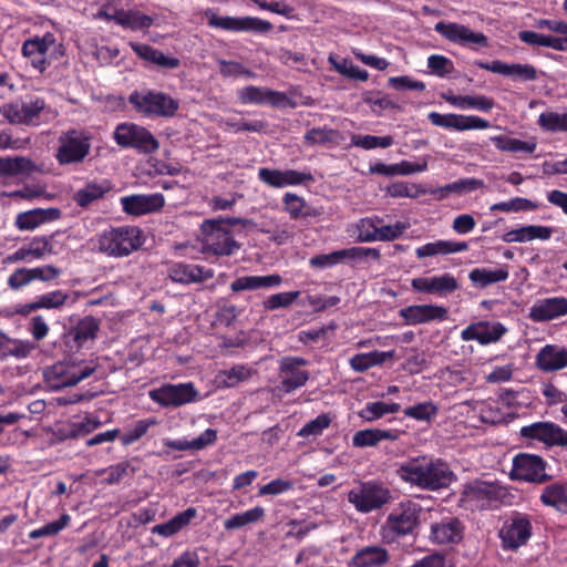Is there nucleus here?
Returning a JSON list of instances; mask_svg holds the SVG:
<instances>
[{"label": "nucleus", "instance_id": "c756f323", "mask_svg": "<svg viewBox=\"0 0 567 567\" xmlns=\"http://www.w3.org/2000/svg\"><path fill=\"white\" fill-rule=\"evenodd\" d=\"M567 315V299L565 297H553L538 300L529 310V318L533 321H549Z\"/></svg>", "mask_w": 567, "mask_h": 567}, {"label": "nucleus", "instance_id": "37998d69", "mask_svg": "<svg viewBox=\"0 0 567 567\" xmlns=\"http://www.w3.org/2000/svg\"><path fill=\"white\" fill-rule=\"evenodd\" d=\"M43 172L42 167L22 156L0 158V175L18 176Z\"/></svg>", "mask_w": 567, "mask_h": 567}, {"label": "nucleus", "instance_id": "cd10ccee", "mask_svg": "<svg viewBox=\"0 0 567 567\" xmlns=\"http://www.w3.org/2000/svg\"><path fill=\"white\" fill-rule=\"evenodd\" d=\"M168 277L178 284L203 282L214 277V270L199 265L175 262L168 268Z\"/></svg>", "mask_w": 567, "mask_h": 567}, {"label": "nucleus", "instance_id": "2f4dec72", "mask_svg": "<svg viewBox=\"0 0 567 567\" xmlns=\"http://www.w3.org/2000/svg\"><path fill=\"white\" fill-rule=\"evenodd\" d=\"M113 185L109 179H94L87 182L72 195L73 202L81 208H87L93 203L103 198L112 189Z\"/></svg>", "mask_w": 567, "mask_h": 567}, {"label": "nucleus", "instance_id": "393cba45", "mask_svg": "<svg viewBox=\"0 0 567 567\" xmlns=\"http://www.w3.org/2000/svg\"><path fill=\"white\" fill-rule=\"evenodd\" d=\"M120 200L123 212L132 216L158 212L165 205V198L161 193L130 195Z\"/></svg>", "mask_w": 567, "mask_h": 567}, {"label": "nucleus", "instance_id": "f3484780", "mask_svg": "<svg viewBox=\"0 0 567 567\" xmlns=\"http://www.w3.org/2000/svg\"><path fill=\"white\" fill-rule=\"evenodd\" d=\"M519 434L525 440L538 441L547 446L567 447V431L553 422H535L523 426Z\"/></svg>", "mask_w": 567, "mask_h": 567}, {"label": "nucleus", "instance_id": "79ce46f5", "mask_svg": "<svg viewBox=\"0 0 567 567\" xmlns=\"http://www.w3.org/2000/svg\"><path fill=\"white\" fill-rule=\"evenodd\" d=\"M442 97L452 106L460 110H477L489 112L494 107V101L485 95H455L444 93Z\"/></svg>", "mask_w": 567, "mask_h": 567}, {"label": "nucleus", "instance_id": "3c124183", "mask_svg": "<svg viewBox=\"0 0 567 567\" xmlns=\"http://www.w3.org/2000/svg\"><path fill=\"white\" fill-rule=\"evenodd\" d=\"M401 409L399 403H386L383 401L368 402L363 409L358 412V415L367 421L373 422L386 414L398 413Z\"/></svg>", "mask_w": 567, "mask_h": 567}, {"label": "nucleus", "instance_id": "4c0bfd02", "mask_svg": "<svg viewBox=\"0 0 567 567\" xmlns=\"http://www.w3.org/2000/svg\"><path fill=\"white\" fill-rule=\"evenodd\" d=\"M105 17L133 31L148 29L154 23L153 17L137 10H117L113 14H105Z\"/></svg>", "mask_w": 567, "mask_h": 567}, {"label": "nucleus", "instance_id": "a19ab883", "mask_svg": "<svg viewBox=\"0 0 567 567\" xmlns=\"http://www.w3.org/2000/svg\"><path fill=\"white\" fill-rule=\"evenodd\" d=\"M390 560L389 551L382 546H365L353 555L354 567H382Z\"/></svg>", "mask_w": 567, "mask_h": 567}, {"label": "nucleus", "instance_id": "9d476101", "mask_svg": "<svg viewBox=\"0 0 567 567\" xmlns=\"http://www.w3.org/2000/svg\"><path fill=\"white\" fill-rule=\"evenodd\" d=\"M546 461L536 454L519 453L513 458L511 476L515 481L543 484L550 480Z\"/></svg>", "mask_w": 567, "mask_h": 567}, {"label": "nucleus", "instance_id": "0e129e2a", "mask_svg": "<svg viewBox=\"0 0 567 567\" xmlns=\"http://www.w3.org/2000/svg\"><path fill=\"white\" fill-rule=\"evenodd\" d=\"M381 220L379 218H362L357 224V240L359 243L378 241V230Z\"/></svg>", "mask_w": 567, "mask_h": 567}, {"label": "nucleus", "instance_id": "423d86ee", "mask_svg": "<svg viewBox=\"0 0 567 567\" xmlns=\"http://www.w3.org/2000/svg\"><path fill=\"white\" fill-rule=\"evenodd\" d=\"M96 367L94 361H61L45 368L43 377L52 390H60L73 386L89 378L96 370Z\"/></svg>", "mask_w": 567, "mask_h": 567}, {"label": "nucleus", "instance_id": "a211bd4d", "mask_svg": "<svg viewBox=\"0 0 567 567\" xmlns=\"http://www.w3.org/2000/svg\"><path fill=\"white\" fill-rule=\"evenodd\" d=\"M505 496V489L495 483L474 481L464 486L462 499L464 502L481 503L482 507L491 506Z\"/></svg>", "mask_w": 567, "mask_h": 567}, {"label": "nucleus", "instance_id": "13d9d810", "mask_svg": "<svg viewBox=\"0 0 567 567\" xmlns=\"http://www.w3.org/2000/svg\"><path fill=\"white\" fill-rule=\"evenodd\" d=\"M37 344L30 340L11 339L6 346V350L2 358L13 357L18 360L29 358L35 350Z\"/></svg>", "mask_w": 567, "mask_h": 567}, {"label": "nucleus", "instance_id": "6e6552de", "mask_svg": "<svg viewBox=\"0 0 567 567\" xmlns=\"http://www.w3.org/2000/svg\"><path fill=\"white\" fill-rule=\"evenodd\" d=\"M91 137L84 131L69 130L59 137L55 158L60 165L79 164L90 154Z\"/></svg>", "mask_w": 567, "mask_h": 567}, {"label": "nucleus", "instance_id": "f257e3e1", "mask_svg": "<svg viewBox=\"0 0 567 567\" xmlns=\"http://www.w3.org/2000/svg\"><path fill=\"white\" fill-rule=\"evenodd\" d=\"M396 474L404 483L429 492L447 488L456 481L447 462L427 454L400 462Z\"/></svg>", "mask_w": 567, "mask_h": 567}, {"label": "nucleus", "instance_id": "0eeeda50", "mask_svg": "<svg viewBox=\"0 0 567 567\" xmlns=\"http://www.w3.org/2000/svg\"><path fill=\"white\" fill-rule=\"evenodd\" d=\"M113 138L118 146L133 148L141 154H152L159 148V142L146 127L131 122L120 123Z\"/></svg>", "mask_w": 567, "mask_h": 567}, {"label": "nucleus", "instance_id": "20e7f679", "mask_svg": "<svg viewBox=\"0 0 567 567\" xmlns=\"http://www.w3.org/2000/svg\"><path fill=\"white\" fill-rule=\"evenodd\" d=\"M142 245V231L136 226L110 228L97 238L99 250L113 257L128 256Z\"/></svg>", "mask_w": 567, "mask_h": 567}, {"label": "nucleus", "instance_id": "e2e57ef3", "mask_svg": "<svg viewBox=\"0 0 567 567\" xmlns=\"http://www.w3.org/2000/svg\"><path fill=\"white\" fill-rule=\"evenodd\" d=\"M299 290L278 292L266 298L262 301V307L269 311L288 308L299 298Z\"/></svg>", "mask_w": 567, "mask_h": 567}, {"label": "nucleus", "instance_id": "7c9ffc66", "mask_svg": "<svg viewBox=\"0 0 567 567\" xmlns=\"http://www.w3.org/2000/svg\"><path fill=\"white\" fill-rule=\"evenodd\" d=\"M51 252L52 246L47 237H34L28 246L24 245L17 249L13 254L7 256L3 262H31L32 260L42 259L47 254Z\"/></svg>", "mask_w": 567, "mask_h": 567}, {"label": "nucleus", "instance_id": "58836bf2", "mask_svg": "<svg viewBox=\"0 0 567 567\" xmlns=\"http://www.w3.org/2000/svg\"><path fill=\"white\" fill-rule=\"evenodd\" d=\"M281 282L282 278L277 274L267 276H244L234 280L230 284V289L234 292H239L244 290L277 288L281 285Z\"/></svg>", "mask_w": 567, "mask_h": 567}, {"label": "nucleus", "instance_id": "b1692460", "mask_svg": "<svg viewBox=\"0 0 567 567\" xmlns=\"http://www.w3.org/2000/svg\"><path fill=\"white\" fill-rule=\"evenodd\" d=\"M532 535V524L525 516L517 515L507 520L499 530L505 548L515 549L524 545Z\"/></svg>", "mask_w": 567, "mask_h": 567}, {"label": "nucleus", "instance_id": "f8f14e48", "mask_svg": "<svg viewBox=\"0 0 567 567\" xmlns=\"http://www.w3.org/2000/svg\"><path fill=\"white\" fill-rule=\"evenodd\" d=\"M151 400L164 408H177L195 402L198 396L193 383L165 384L148 392Z\"/></svg>", "mask_w": 567, "mask_h": 567}, {"label": "nucleus", "instance_id": "4468645a", "mask_svg": "<svg viewBox=\"0 0 567 567\" xmlns=\"http://www.w3.org/2000/svg\"><path fill=\"white\" fill-rule=\"evenodd\" d=\"M306 364L307 360L301 357L282 358L279 365L280 382L277 389L288 394L303 386L310 377L308 371L301 369Z\"/></svg>", "mask_w": 567, "mask_h": 567}, {"label": "nucleus", "instance_id": "c03bdc74", "mask_svg": "<svg viewBox=\"0 0 567 567\" xmlns=\"http://www.w3.org/2000/svg\"><path fill=\"white\" fill-rule=\"evenodd\" d=\"M217 440V432L213 429L205 430L198 437L194 440H171V439H164L163 444L166 447H169L175 451H187V450H194L199 451L203 450L212 444L215 443Z\"/></svg>", "mask_w": 567, "mask_h": 567}, {"label": "nucleus", "instance_id": "473e14b6", "mask_svg": "<svg viewBox=\"0 0 567 567\" xmlns=\"http://www.w3.org/2000/svg\"><path fill=\"white\" fill-rule=\"evenodd\" d=\"M536 365L544 372H554L567 367V349L557 344H546L536 355Z\"/></svg>", "mask_w": 567, "mask_h": 567}, {"label": "nucleus", "instance_id": "e433bc0d", "mask_svg": "<svg viewBox=\"0 0 567 567\" xmlns=\"http://www.w3.org/2000/svg\"><path fill=\"white\" fill-rule=\"evenodd\" d=\"M509 277L508 266L501 265L496 268H474L468 274V279L477 288H486L493 284L506 281Z\"/></svg>", "mask_w": 567, "mask_h": 567}, {"label": "nucleus", "instance_id": "8fccbe9b", "mask_svg": "<svg viewBox=\"0 0 567 567\" xmlns=\"http://www.w3.org/2000/svg\"><path fill=\"white\" fill-rule=\"evenodd\" d=\"M99 329V320L93 316H86L76 323V326L71 330L70 336H72L78 347H82L89 340H94L96 338Z\"/></svg>", "mask_w": 567, "mask_h": 567}, {"label": "nucleus", "instance_id": "f704fd0d", "mask_svg": "<svg viewBox=\"0 0 567 567\" xmlns=\"http://www.w3.org/2000/svg\"><path fill=\"white\" fill-rule=\"evenodd\" d=\"M554 233L553 227L542 225H527L513 229L503 235L504 243H527L534 239L548 240Z\"/></svg>", "mask_w": 567, "mask_h": 567}, {"label": "nucleus", "instance_id": "f03ea898", "mask_svg": "<svg viewBox=\"0 0 567 567\" xmlns=\"http://www.w3.org/2000/svg\"><path fill=\"white\" fill-rule=\"evenodd\" d=\"M251 219L231 217L205 219L200 226L202 230V251L213 256H231L240 248V244L235 240L231 227L236 225H252Z\"/></svg>", "mask_w": 567, "mask_h": 567}, {"label": "nucleus", "instance_id": "412c9836", "mask_svg": "<svg viewBox=\"0 0 567 567\" xmlns=\"http://www.w3.org/2000/svg\"><path fill=\"white\" fill-rule=\"evenodd\" d=\"M427 118L435 126L455 131L486 130L491 126L487 120L475 115H462L452 113L440 114L437 112H431L427 115Z\"/></svg>", "mask_w": 567, "mask_h": 567}, {"label": "nucleus", "instance_id": "bb28decb", "mask_svg": "<svg viewBox=\"0 0 567 567\" xmlns=\"http://www.w3.org/2000/svg\"><path fill=\"white\" fill-rule=\"evenodd\" d=\"M463 524L457 517L446 516L431 525V540L441 544H455L463 537Z\"/></svg>", "mask_w": 567, "mask_h": 567}, {"label": "nucleus", "instance_id": "a878e982", "mask_svg": "<svg viewBox=\"0 0 567 567\" xmlns=\"http://www.w3.org/2000/svg\"><path fill=\"white\" fill-rule=\"evenodd\" d=\"M475 65L480 69L491 71L496 74H502L518 81H535L538 74L537 69L532 64H508L501 60H494L491 62L475 61Z\"/></svg>", "mask_w": 567, "mask_h": 567}, {"label": "nucleus", "instance_id": "ddd939ff", "mask_svg": "<svg viewBox=\"0 0 567 567\" xmlns=\"http://www.w3.org/2000/svg\"><path fill=\"white\" fill-rule=\"evenodd\" d=\"M58 47L54 34L47 32L42 37H34L24 41L22 54L35 70L42 73L50 64L48 56L52 55Z\"/></svg>", "mask_w": 567, "mask_h": 567}, {"label": "nucleus", "instance_id": "c9c22d12", "mask_svg": "<svg viewBox=\"0 0 567 567\" xmlns=\"http://www.w3.org/2000/svg\"><path fill=\"white\" fill-rule=\"evenodd\" d=\"M468 245L465 241H452V240H435L426 243L415 249V255L419 259L435 256H446L455 252L466 251Z\"/></svg>", "mask_w": 567, "mask_h": 567}, {"label": "nucleus", "instance_id": "603ef678", "mask_svg": "<svg viewBox=\"0 0 567 567\" xmlns=\"http://www.w3.org/2000/svg\"><path fill=\"white\" fill-rule=\"evenodd\" d=\"M495 147L503 152L533 154L536 151L535 141H522L509 136H495L492 138Z\"/></svg>", "mask_w": 567, "mask_h": 567}, {"label": "nucleus", "instance_id": "9b49d317", "mask_svg": "<svg viewBox=\"0 0 567 567\" xmlns=\"http://www.w3.org/2000/svg\"><path fill=\"white\" fill-rule=\"evenodd\" d=\"M206 17L208 18L209 27L226 31L264 34L272 29V24L269 21L257 17H220L213 11H207Z\"/></svg>", "mask_w": 567, "mask_h": 567}, {"label": "nucleus", "instance_id": "052dcab7", "mask_svg": "<svg viewBox=\"0 0 567 567\" xmlns=\"http://www.w3.org/2000/svg\"><path fill=\"white\" fill-rule=\"evenodd\" d=\"M482 187H484V182L482 179L461 178V179H457L453 183L445 185L444 187H441L439 189V192L441 193V196L443 197V196L447 195L449 193H454V194L461 195V194L474 192Z\"/></svg>", "mask_w": 567, "mask_h": 567}, {"label": "nucleus", "instance_id": "774afa93", "mask_svg": "<svg viewBox=\"0 0 567 567\" xmlns=\"http://www.w3.org/2000/svg\"><path fill=\"white\" fill-rule=\"evenodd\" d=\"M219 72L224 78H247L252 79L256 76L255 72L245 68L241 63L236 61L219 60Z\"/></svg>", "mask_w": 567, "mask_h": 567}, {"label": "nucleus", "instance_id": "ea45409f", "mask_svg": "<svg viewBox=\"0 0 567 567\" xmlns=\"http://www.w3.org/2000/svg\"><path fill=\"white\" fill-rule=\"evenodd\" d=\"M196 516L197 509L188 507L184 512L176 514L168 522L153 526L151 533L166 538L172 537L187 527Z\"/></svg>", "mask_w": 567, "mask_h": 567}, {"label": "nucleus", "instance_id": "72a5a7b5", "mask_svg": "<svg viewBox=\"0 0 567 567\" xmlns=\"http://www.w3.org/2000/svg\"><path fill=\"white\" fill-rule=\"evenodd\" d=\"M399 437V430L367 429L353 434L352 445L359 449L374 447L382 441H396Z\"/></svg>", "mask_w": 567, "mask_h": 567}, {"label": "nucleus", "instance_id": "bf43d9fd", "mask_svg": "<svg viewBox=\"0 0 567 567\" xmlns=\"http://www.w3.org/2000/svg\"><path fill=\"white\" fill-rule=\"evenodd\" d=\"M351 144L363 150H373L377 147L388 148L394 144L392 136H374V135H352Z\"/></svg>", "mask_w": 567, "mask_h": 567}, {"label": "nucleus", "instance_id": "49530a36", "mask_svg": "<svg viewBox=\"0 0 567 567\" xmlns=\"http://www.w3.org/2000/svg\"><path fill=\"white\" fill-rule=\"evenodd\" d=\"M518 38L522 42L532 47H544L557 51L567 50V37H554L535 31H520Z\"/></svg>", "mask_w": 567, "mask_h": 567}, {"label": "nucleus", "instance_id": "4d7b16f0", "mask_svg": "<svg viewBox=\"0 0 567 567\" xmlns=\"http://www.w3.org/2000/svg\"><path fill=\"white\" fill-rule=\"evenodd\" d=\"M157 424H158V421L155 417L138 420L137 422L134 423V425L132 427H130L127 431H125L121 435V443L124 446H128V445L137 442L140 439H142L147 433L150 427L157 425Z\"/></svg>", "mask_w": 567, "mask_h": 567}, {"label": "nucleus", "instance_id": "1a4fd4ad", "mask_svg": "<svg viewBox=\"0 0 567 567\" xmlns=\"http://www.w3.org/2000/svg\"><path fill=\"white\" fill-rule=\"evenodd\" d=\"M390 499V489L373 481L361 483L348 493V502L363 514L381 508Z\"/></svg>", "mask_w": 567, "mask_h": 567}, {"label": "nucleus", "instance_id": "de8ad7c7", "mask_svg": "<svg viewBox=\"0 0 567 567\" xmlns=\"http://www.w3.org/2000/svg\"><path fill=\"white\" fill-rule=\"evenodd\" d=\"M395 351H371L369 353L354 354L350 360V367L355 372H365L372 367L380 365L394 357Z\"/></svg>", "mask_w": 567, "mask_h": 567}, {"label": "nucleus", "instance_id": "69168bd1", "mask_svg": "<svg viewBox=\"0 0 567 567\" xmlns=\"http://www.w3.org/2000/svg\"><path fill=\"white\" fill-rule=\"evenodd\" d=\"M437 406L432 401L422 402L404 410V415L416 421H430L437 414Z\"/></svg>", "mask_w": 567, "mask_h": 567}, {"label": "nucleus", "instance_id": "680f3d73", "mask_svg": "<svg viewBox=\"0 0 567 567\" xmlns=\"http://www.w3.org/2000/svg\"><path fill=\"white\" fill-rule=\"evenodd\" d=\"M331 424V417L322 413L318 415L315 420L306 423L298 432L297 435L299 437L309 439V437H318L320 436L326 429H328Z\"/></svg>", "mask_w": 567, "mask_h": 567}, {"label": "nucleus", "instance_id": "864d4df0", "mask_svg": "<svg viewBox=\"0 0 567 567\" xmlns=\"http://www.w3.org/2000/svg\"><path fill=\"white\" fill-rule=\"evenodd\" d=\"M256 371L248 365L237 364L218 373V380L225 388H234L249 380Z\"/></svg>", "mask_w": 567, "mask_h": 567}, {"label": "nucleus", "instance_id": "09e8293b", "mask_svg": "<svg viewBox=\"0 0 567 567\" xmlns=\"http://www.w3.org/2000/svg\"><path fill=\"white\" fill-rule=\"evenodd\" d=\"M540 501L545 506L567 513V485L561 483L547 485L540 494Z\"/></svg>", "mask_w": 567, "mask_h": 567}, {"label": "nucleus", "instance_id": "4be33fe9", "mask_svg": "<svg viewBox=\"0 0 567 567\" xmlns=\"http://www.w3.org/2000/svg\"><path fill=\"white\" fill-rule=\"evenodd\" d=\"M414 291L446 297L460 288L456 278L446 272L433 277H416L411 280Z\"/></svg>", "mask_w": 567, "mask_h": 567}, {"label": "nucleus", "instance_id": "c85d7f7f", "mask_svg": "<svg viewBox=\"0 0 567 567\" xmlns=\"http://www.w3.org/2000/svg\"><path fill=\"white\" fill-rule=\"evenodd\" d=\"M61 215V210L55 207L34 208L19 213L16 217L14 226L21 231H30L42 224L60 219Z\"/></svg>", "mask_w": 567, "mask_h": 567}, {"label": "nucleus", "instance_id": "39448f33", "mask_svg": "<svg viewBox=\"0 0 567 567\" xmlns=\"http://www.w3.org/2000/svg\"><path fill=\"white\" fill-rule=\"evenodd\" d=\"M421 506L408 501L401 502L381 526V536L386 543L414 533L420 522Z\"/></svg>", "mask_w": 567, "mask_h": 567}, {"label": "nucleus", "instance_id": "6ab92c4d", "mask_svg": "<svg viewBox=\"0 0 567 567\" xmlns=\"http://www.w3.org/2000/svg\"><path fill=\"white\" fill-rule=\"evenodd\" d=\"M507 332L506 327L497 321H477L471 323L461 332L465 342L475 340L482 346L495 343Z\"/></svg>", "mask_w": 567, "mask_h": 567}, {"label": "nucleus", "instance_id": "dca6fc26", "mask_svg": "<svg viewBox=\"0 0 567 567\" xmlns=\"http://www.w3.org/2000/svg\"><path fill=\"white\" fill-rule=\"evenodd\" d=\"M434 30L449 41L473 49L486 48L487 37L482 32H474L468 27L456 22H437Z\"/></svg>", "mask_w": 567, "mask_h": 567}, {"label": "nucleus", "instance_id": "aec40b11", "mask_svg": "<svg viewBox=\"0 0 567 567\" xmlns=\"http://www.w3.org/2000/svg\"><path fill=\"white\" fill-rule=\"evenodd\" d=\"M447 308L439 305H412L399 310L408 326H417L447 319Z\"/></svg>", "mask_w": 567, "mask_h": 567}, {"label": "nucleus", "instance_id": "7ed1b4c3", "mask_svg": "<svg viewBox=\"0 0 567 567\" xmlns=\"http://www.w3.org/2000/svg\"><path fill=\"white\" fill-rule=\"evenodd\" d=\"M128 103L140 114L150 118H171L179 109L178 100L156 90H135L128 96Z\"/></svg>", "mask_w": 567, "mask_h": 567}, {"label": "nucleus", "instance_id": "2eb2a0df", "mask_svg": "<svg viewBox=\"0 0 567 567\" xmlns=\"http://www.w3.org/2000/svg\"><path fill=\"white\" fill-rule=\"evenodd\" d=\"M258 179L272 188L301 186L315 182V177L309 171L275 169L268 167L258 169Z\"/></svg>", "mask_w": 567, "mask_h": 567}, {"label": "nucleus", "instance_id": "6e6d98bb", "mask_svg": "<svg viewBox=\"0 0 567 567\" xmlns=\"http://www.w3.org/2000/svg\"><path fill=\"white\" fill-rule=\"evenodd\" d=\"M537 124L545 132H566L567 112H543L538 116Z\"/></svg>", "mask_w": 567, "mask_h": 567}, {"label": "nucleus", "instance_id": "a18cd8bd", "mask_svg": "<svg viewBox=\"0 0 567 567\" xmlns=\"http://www.w3.org/2000/svg\"><path fill=\"white\" fill-rule=\"evenodd\" d=\"M284 212L293 220L316 217L319 213L310 207L306 199L295 193H286L282 196Z\"/></svg>", "mask_w": 567, "mask_h": 567}, {"label": "nucleus", "instance_id": "5701e85b", "mask_svg": "<svg viewBox=\"0 0 567 567\" xmlns=\"http://www.w3.org/2000/svg\"><path fill=\"white\" fill-rule=\"evenodd\" d=\"M238 99L243 104H268L275 107H285L290 104L286 93L255 85L239 90Z\"/></svg>", "mask_w": 567, "mask_h": 567}, {"label": "nucleus", "instance_id": "338daca9", "mask_svg": "<svg viewBox=\"0 0 567 567\" xmlns=\"http://www.w3.org/2000/svg\"><path fill=\"white\" fill-rule=\"evenodd\" d=\"M538 208V205L527 198L515 197L508 202H501L493 204L491 206V210H501V212H522V210H534Z\"/></svg>", "mask_w": 567, "mask_h": 567}, {"label": "nucleus", "instance_id": "5fc2aeb1", "mask_svg": "<svg viewBox=\"0 0 567 567\" xmlns=\"http://www.w3.org/2000/svg\"><path fill=\"white\" fill-rule=\"evenodd\" d=\"M265 516L262 507H254L244 513H238L224 520V527L227 530L241 528L248 524L256 523Z\"/></svg>", "mask_w": 567, "mask_h": 567}]
</instances>
